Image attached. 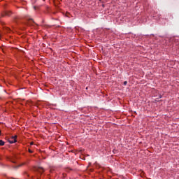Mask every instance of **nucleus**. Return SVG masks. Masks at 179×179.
<instances>
[{"label":"nucleus","mask_w":179,"mask_h":179,"mask_svg":"<svg viewBox=\"0 0 179 179\" xmlns=\"http://www.w3.org/2000/svg\"><path fill=\"white\" fill-rule=\"evenodd\" d=\"M17 138V136H12L10 138H9L8 142L10 143H16V142H17L16 138Z\"/></svg>","instance_id":"f257e3e1"},{"label":"nucleus","mask_w":179,"mask_h":179,"mask_svg":"<svg viewBox=\"0 0 179 179\" xmlns=\"http://www.w3.org/2000/svg\"><path fill=\"white\" fill-rule=\"evenodd\" d=\"M5 145V142L2 140H0V146H3Z\"/></svg>","instance_id":"f03ea898"},{"label":"nucleus","mask_w":179,"mask_h":179,"mask_svg":"<svg viewBox=\"0 0 179 179\" xmlns=\"http://www.w3.org/2000/svg\"><path fill=\"white\" fill-rule=\"evenodd\" d=\"M39 173H44V169L43 168H40Z\"/></svg>","instance_id":"7ed1b4c3"},{"label":"nucleus","mask_w":179,"mask_h":179,"mask_svg":"<svg viewBox=\"0 0 179 179\" xmlns=\"http://www.w3.org/2000/svg\"><path fill=\"white\" fill-rule=\"evenodd\" d=\"M127 83H128V82L124 81L123 84H124V85H127Z\"/></svg>","instance_id":"20e7f679"},{"label":"nucleus","mask_w":179,"mask_h":179,"mask_svg":"<svg viewBox=\"0 0 179 179\" xmlns=\"http://www.w3.org/2000/svg\"><path fill=\"white\" fill-rule=\"evenodd\" d=\"M12 163H16V162L13 161V159H10Z\"/></svg>","instance_id":"39448f33"},{"label":"nucleus","mask_w":179,"mask_h":179,"mask_svg":"<svg viewBox=\"0 0 179 179\" xmlns=\"http://www.w3.org/2000/svg\"><path fill=\"white\" fill-rule=\"evenodd\" d=\"M29 153H33V151L31 150H29Z\"/></svg>","instance_id":"423d86ee"},{"label":"nucleus","mask_w":179,"mask_h":179,"mask_svg":"<svg viewBox=\"0 0 179 179\" xmlns=\"http://www.w3.org/2000/svg\"><path fill=\"white\" fill-rule=\"evenodd\" d=\"M33 144H34V143H33V142H31V145H33Z\"/></svg>","instance_id":"0eeeda50"},{"label":"nucleus","mask_w":179,"mask_h":179,"mask_svg":"<svg viewBox=\"0 0 179 179\" xmlns=\"http://www.w3.org/2000/svg\"><path fill=\"white\" fill-rule=\"evenodd\" d=\"M0 39H1V35H0Z\"/></svg>","instance_id":"6e6552de"}]
</instances>
